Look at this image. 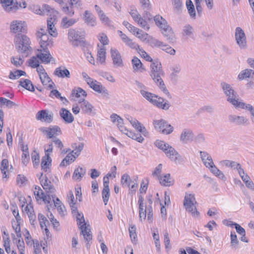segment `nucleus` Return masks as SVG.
I'll use <instances>...</instances> for the list:
<instances>
[{
	"label": "nucleus",
	"instance_id": "obj_1",
	"mask_svg": "<svg viewBox=\"0 0 254 254\" xmlns=\"http://www.w3.org/2000/svg\"><path fill=\"white\" fill-rule=\"evenodd\" d=\"M221 86L224 93L227 97V101L237 109L244 108L245 103L239 99V95L233 87L226 82H222Z\"/></svg>",
	"mask_w": 254,
	"mask_h": 254
},
{
	"label": "nucleus",
	"instance_id": "obj_2",
	"mask_svg": "<svg viewBox=\"0 0 254 254\" xmlns=\"http://www.w3.org/2000/svg\"><path fill=\"white\" fill-rule=\"evenodd\" d=\"M155 144L158 148L162 150L171 161L176 163H180L183 162V159L182 156L169 144L159 140H157Z\"/></svg>",
	"mask_w": 254,
	"mask_h": 254
},
{
	"label": "nucleus",
	"instance_id": "obj_3",
	"mask_svg": "<svg viewBox=\"0 0 254 254\" xmlns=\"http://www.w3.org/2000/svg\"><path fill=\"white\" fill-rule=\"evenodd\" d=\"M14 43L16 49L19 53L26 54L27 56L29 51L31 50L30 39L25 35L18 34L15 35Z\"/></svg>",
	"mask_w": 254,
	"mask_h": 254
},
{
	"label": "nucleus",
	"instance_id": "obj_4",
	"mask_svg": "<svg viewBox=\"0 0 254 254\" xmlns=\"http://www.w3.org/2000/svg\"><path fill=\"white\" fill-rule=\"evenodd\" d=\"M140 93L144 98L154 105L156 106L158 108L167 110L170 107V105L168 102L164 103V99L158 97L155 94L147 92L145 90H141Z\"/></svg>",
	"mask_w": 254,
	"mask_h": 254
},
{
	"label": "nucleus",
	"instance_id": "obj_5",
	"mask_svg": "<svg viewBox=\"0 0 254 254\" xmlns=\"http://www.w3.org/2000/svg\"><path fill=\"white\" fill-rule=\"evenodd\" d=\"M140 93L144 98L154 105L156 106L158 108L167 110L170 107V105L168 102L164 103V99L158 97L155 94L147 92L145 90H141Z\"/></svg>",
	"mask_w": 254,
	"mask_h": 254
},
{
	"label": "nucleus",
	"instance_id": "obj_6",
	"mask_svg": "<svg viewBox=\"0 0 254 254\" xmlns=\"http://www.w3.org/2000/svg\"><path fill=\"white\" fill-rule=\"evenodd\" d=\"M47 30L43 28H41L40 31L36 32L37 39L40 45V49H47L53 46V38L47 33Z\"/></svg>",
	"mask_w": 254,
	"mask_h": 254
},
{
	"label": "nucleus",
	"instance_id": "obj_7",
	"mask_svg": "<svg viewBox=\"0 0 254 254\" xmlns=\"http://www.w3.org/2000/svg\"><path fill=\"white\" fill-rule=\"evenodd\" d=\"M150 75L155 83L162 81V76H164V72L162 69L161 63L157 61L152 62L150 64Z\"/></svg>",
	"mask_w": 254,
	"mask_h": 254
},
{
	"label": "nucleus",
	"instance_id": "obj_8",
	"mask_svg": "<svg viewBox=\"0 0 254 254\" xmlns=\"http://www.w3.org/2000/svg\"><path fill=\"white\" fill-rule=\"evenodd\" d=\"M76 217L77 224L80 226L79 228L81 234L84 237V239L87 241L91 240L92 239V235L90 229L89 228L90 226L89 225L88 226L86 225L83 214L82 213L77 212Z\"/></svg>",
	"mask_w": 254,
	"mask_h": 254
},
{
	"label": "nucleus",
	"instance_id": "obj_9",
	"mask_svg": "<svg viewBox=\"0 0 254 254\" xmlns=\"http://www.w3.org/2000/svg\"><path fill=\"white\" fill-rule=\"evenodd\" d=\"M194 203H196L193 194H186L184 199V205L187 211L191 212L192 214L197 217L199 212L197 211Z\"/></svg>",
	"mask_w": 254,
	"mask_h": 254
},
{
	"label": "nucleus",
	"instance_id": "obj_10",
	"mask_svg": "<svg viewBox=\"0 0 254 254\" xmlns=\"http://www.w3.org/2000/svg\"><path fill=\"white\" fill-rule=\"evenodd\" d=\"M85 31L84 30H76L74 29H70L68 30V39L72 42L73 46H77L82 39L85 37Z\"/></svg>",
	"mask_w": 254,
	"mask_h": 254
},
{
	"label": "nucleus",
	"instance_id": "obj_11",
	"mask_svg": "<svg viewBox=\"0 0 254 254\" xmlns=\"http://www.w3.org/2000/svg\"><path fill=\"white\" fill-rule=\"evenodd\" d=\"M154 125L156 130L163 134H168L173 131V127L168 125L166 121L163 120L154 121Z\"/></svg>",
	"mask_w": 254,
	"mask_h": 254
},
{
	"label": "nucleus",
	"instance_id": "obj_12",
	"mask_svg": "<svg viewBox=\"0 0 254 254\" xmlns=\"http://www.w3.org/2000/svg\"><path fill=\"white\" fill-rule=\"evenodd\" d=\"M235 37L237 44L241 49H244L247 48L246 36L241 27H238L236 28Z\"/></svg>",
	"mask_w": 254,
	"mask_h": 254
},
{
	"label": "nucleus",
	"instance_id": "obj_13",
	"mask_svg": "<svg viewBox=\"0 0 254 254\" xmlns=\"http://www.w3.org/2000/svg\"><path fill=\"white\" fill-rule=\"evenodd\" d=\"M88 81L90 82L88 84L91 88L98 93H102L104 97L109 98V92L105 87L103 86L101 84V83L94 79L92 80L89 79Z\"/></svg>",
	"mask_w": 254,
	"mask_h": 254
},
{
	"label": "nucleus",
	"instance_id": "obj_14",
	"mask_svg": "<svg viewBox=\"0 0 254 254\" xmlns=\"http://www.w3.org/2000/svg\"><path fill=\"white\" fill-rule=\"evenodd\" d=\"M111 55L115 67H123L124 66L122 56L116 49L112 48L111 49Z\"/></svg>",
	"mask_w": 254,
	"mask_h": 254
},
{
	"label": "nucleus",
	"instance_id": "obj_15",
	"mask_svg": "<svg viewBox=\"0 0 254 254\" xmlns=\"http://www.w3.org/2000/svg\"><path fill=\"white\" fill-rule=\"evenodd\" d=\"M10 30L12 33L19 34L26 31V24L24 21L14 20L10 24Z\"/></svg>",
	"mask_w": 254,
	"mask_h": 254
},
{
	"label": "nucleus",
	"instance_id": "obj_16",
	"mask_svg": "<svg viewBox=\"0 0 254 254\" xmlns=\"http://www.w3.org/2000/svg\"><path fill=\"white\" fill-rule=\"evenodd\" d=\"M40 130L44 134H46L49 138H53L55 135H58L61 133V128L57 126L49 127H42L40 128Z\"/></svg>",
	"mask_w": 254,
	"mask_h": 254
},
{
	"label": "nucleus",
	"instance_id": "obj_17",
	"mask_svg": "<svg viewBox=\"0 0 254 254\" xmlns=\"http://www.w3.org/2000/svg\"><path fill=\"white\" fill-rule=\"evenodd\" d=\"M228 120L230 123L237 126H244L249 123V120L244 116L230 115L228 116Z\"/></svg>",
	"mask_w": 254,
	"mask_h": 254
},
{
	"label": "nucleus",
	"instance_id": "obj_18",
	"mask_svg": "<svg viewBox=\"0 0 254 254\" xmlns=\"http://www.w3.org/2000/svg\"><path fill=\"white\" fill-rule=\"evenodd\" d=\"M193 137L194 134L191 129L184 128L180 135V140L183 143H188L192 141Z\"/></svg>",
	"mask_w": 254,
	"mask_h": 254
},
{
	"label": "nucleus",
	"instance_id": "obj_19",
	"mask_svg": "<svg viewBox=\"0 0 254 254\" xmlns=\"http://www.w3.org/2000/svg\"><path fill=\"white\" fill-rule=\"evenodd\" d=\"M118 33L119 36L121 38L123 42L127 46L131 49L137 50V48H139V46L137 44L133 41L132 39L127 37L125 34L123 33L122 31L120 30L118 31Z\"/></svg>",
	"mask_w": 254,
	"mask_h": 254
},
{
	"label": "nucleus",
	"instance_id": "obj_20",
	"mask_svg": "<svg viewBox=\"0 0 254 254\" xmlns=\"http://www.w3.org/2000/svg\"><path fill=\"white\" fill-rule=\"evenodd\" d=\"M36 118L38 120L50 123L53 120V116L52 114H49V111L42 110L37 113Z\"/></svg>",
	"mask_w": 254,
	"mask_h": 254
},
{
	"label": "nucleus",
	"instance_id": "obj_21",
	"mask_svg": "<svg viewBox=\"0 0 254 254\" xmlns=\"http://www.w3.org/2000/svg\"><path fill=\"white\" fill-rule=\"evenodd\" d=\"M38 51L40 52V53L37 55V58L44 63H49L53 58L50 53L49 49H39Z\"/></svg>",
	"mask_w": 254,
	"mask_h": 254
},
{
	"label": "nucleus",
	"instance_id": "obj_22",
	"mask_svg": "<svg viewBox=\"0 0 254 254\" xmlns=\"http://www.w3.org/2000/svg\"><path fill=\"white\" fill-rule=\"evenodd\" d=\"M162 33L166 38L167 41L170 43H174L176 41V37L172 28L168 26L163 29Z\"/></svg>",
	"mask_w": 254,
	"mask_h": 254
},
{
	"label": "nucleus",
	"instance_id": "obj_23",
	"mask_svg": "<svg viewBox=\"0 0 254 254\" xmlns=\"http://www.w3.org/2000/svg\"><path fill=\"white\" fill-rule=\"evenodd\" d=\"M0 2L8 12H14L18 8L17 5L14 3V0H0Z\"/></svg>",
	"mask_w": 254,
	"mask_h": 254
},
{
	"label": "nucleus",
	"instance_id": "obj_24",
	"mask_svg": "<svg viewBox=\"0 0 254 254\" xmlns=\"http://www.w3.org/2000/svg\"><path fill=\"white\" fill-rule=\"evenodd\" d=\"M43 176V174L42 173L41 175V177L39 178L41 184L43 187V189L48 192H54V188L53 186L52 185L51 182L48 180V178L45 176L44 179H42L41 177Z\"/></svg>",
	"mask_w": 254,
	"mask_h": 254
},
{
	"label": "nucleus",
	"instance_id": "obj_25",
	"mask_svg": "<svg viewBox=\"0 0 254 254\" xmlns=\"http://www.w3.org/2000/svg\"><path fill=\"white\" fill-rule=\"evenodd\" d=\"M158 180L161 185L169 187L174 184V181L171 178L170 174H167L163 176H158Z\"/></svg>",
	"mask_w": 254,
	"mask_h": 254
},
{
	"label": "nucleus",
	"instance_id": "obj_26",
	"mask_svg": "<svg viewBox=\"0 0 254 254\" xmlns=\"http://www.w3.org/2000/svg\"><path fill=\"white\" fill-rule=\"evenodd\" d=\"M54 74L58 77L70 78V72L64 66L57 67L54 71Z\"/></svg>",
	"mask_w": 254,
	"mask_h": 254
},
{
	"label": "nucleus",
	"instance_id": "obj_27",
	"mask_svg": "<svg viewBox=\"0 0 254 254\" xmlns=\"http://www.w3.org/2000/svg\"><path fill=\"white\" fill-rule=\"evenodd\" d=\"M61 118L67 123H71L74 120V117L68 110L62 108L60 111Z\"/></svg>",
	"mask_w": 254,
	"mask_h": 254
},
{
	"label": "nucleus",
	"instance_id": "obj_28",
	"mask_svg": "<svg viewBox=\"0 0 254 254\" xmlns=\"http://www.w3.org/2000/svg\"><path fill=\"white\" fill-rule=\"evenodd\" d=\"M34 193L37 200L43 199L45 203H50V201L47 200V196L44 194L43 190L40 187L35 186Z\"/></svg>",
	"mask_w": 254,
	"mask_h": 254
},
{
	"label": "nucleus",
	"instance_id": "obj_29",
	"mask_svg": "<svg viewBox=\"0 0 254 254\" xmlns=\"http://www.w3.org/2000/svg\"><path fill=\"white\" fill-rule=\"evenodd\" d=\"M86 172V170L85 168L79 166L75 169L72 175V178L76 181H80L81 178L85 175Z\"/></svg>",
	"mask_w": 254,
	"mask_h": 254
},
{
	"label": "nucleus",
	"instance_id": "obj_30",
	"mask_svg": "<svg viewBox=\"0 0 254 254\" xmlns=\"http://www.w3.org/2000/svg\"><path fill=\"white\" fill-rule=\"evenodd\" d=\"M55 20V19L53 18H50V19L47 20V28L49 34L55 37L57 36L58 32L54 24Z\"/></svg>",
	"mask_w": 254,
	"mask_h": 254
},
{
	"label": "nucleus",
	"instance_id": "obj_31",
	"mask_svg": "<svg viewBox=\"0 0 254 254\" xmlns=\"http://www.w3.org/2000/svg\"><path fill=\"white\" fill-rule=\"evenodd\" d=\"M79 103L81 104L80 108L85 113L90 114L91 113L93 107L89 102L82 99L79 100Z\"/></svg>",
	"mask_w": 254,
	"mask_h": 254
},
{
	"label": "nucleus",
	"instance_id": "obj_32",
	"mask_svg": "<svg viewBox=\"0 0 254 254\" xmlns=\"http://www.w3.org/2000/svg\"><path fill=\"white\" fill-rule=\"evenodd\" d=\"M154 20L156 25L161 30L169 26L167 21L160 15H156L154 18Z\"/></svg>",
	"mask_w": 254,
	"mask_h": 254
},
{
	"label": "nucleus",
	"instance_id": "obj_33",
	"mask_svg": "<svg viewBox=\"0 0 254 254\" xmlns=\"http://www.w3.org/2000/svg\"><path fill=\"white\" fill-rule=\"evenodd\" d=\"M84 20L88 25L91 26L95 25V19L90 11L86 10L84 12Z\"/></svg>",
	"mask_w": 254,
	"mask_h": 254
},
{
	"label": "nucleus",
	"instance_id": "obj_34",
	"mask_svg": "<svg viewBox=\"0 0 254 254\" xmlns=\"http://www.w3.org/2000/svg\"><path fill=\"white\" fill-rule=\"evenodd\" d=\"M172 73L170 74V78L173 82H176L178 80L179 74L181 72V67L180 65H176L171 68Z\"/></svg>",
	"mask_w": 254,
	"mask_h": 254
},
{
	"label": "nucleus",
	"instance_id": "obj_35",
	"mask_svg": "<svg viewBox=\"0 0 254 254\" xmlns=\"http://www.w3.org/2000/svg\"><path fill=\"white\" fill-rule=\"evenodd\" d=\"M52 159L48 153H45V155L43 157L41 162L42 169L45 172L47 171L48 168L51 165Z\"/></svg>",
	"mask_w": 254,
	"mask_h": 254
},
{
	"label": "nucleus",
	"instance_id": "obj_36",
	"mask_svg": "<svg viewBox=\"0 0 254 254\" xmlns=\"http://www.w3.org/2000/svg\"><path fill=\"white\" fill-rule=\"evenodd\" d=\"M200 158L205 166L213 164V160L211 156L206 152L200 151Z\"/></svg>",
	"mask_w": 254,
	"mask_h": 254
},
{
	"label": "nucleus",
	"instance_id": "obj_37",
	"mask_svg": "<svg viewBox=\"0 0 254 254\" xmlns=\"http://www.w3.org/2000/svg\"><path fill=\"white\" fill-rule=\"evenodd\" d=\"M19 85L22 87L24 88L27 90L30 91H34L35 88L32 82L28 79H21L19 81Z\"/></svg>",
	"mask_w": 254,
	"mask_h": 254
},
{
	"label": "nucleus",
	"instance_id": "obj_38",
	"mask_svg": "<svg viewBox=\"0 0 254 254\" xmlns=\"http://www.w3.org/2000/svg\"><path fill=\"white\" fill-rule=\"evenodd\" d=\"M77 21L76 19H68L67 17H64L62 20L61 26L63 28H67L73 25Z\"/></svg>",
	"mask_w": 254,
	"mask_h": 254
},
{
	"label": "nucleus",
	"instance_id": "obj_39",
	"mask_svg": "<svg viewBox=\"0 0 254 254\" xmlns=\"http://www.w3.org/2000/svg\"><path fill=\"white\" fill-rule=\"evenodd\" d=\"M124 133L127 135L129 137L136 140L139 142H142L144 140L143 137L141 135V134L139 132L135 133L131 131H129L128 129L125 131Z\"/></svg>",
	"mask_w": 254,
	"mask_h": 254
},
{
	"label": "nucleus",
	"instance_id": "obj_40",
	"mask_svg": "<svg viewBox=\"0 0 254 254\" xmlns=\"http://www.w3.org/2000/svg\"><path fill=\"white\" fill-rule=\"evenodd\" d=\"M106 49L104 47L100 48L98 51L97 62L101 64H104L106 60Z\"/></svg>",
	"mask_w": 254,
	"mask_h": 254
},
{
	"label": "nucleus",
	"instance_id": "obj_41",
	"mask_svg": "<svg viewBox=\"0 0 254 254\" xmlns=\"http://www.w3.org/2000/svg\"><path fill=\"white\" fill-rule=\"evenodd\" d=\"M186 5L190 16L191 18H195L196 13L192 2L190 0H187Z\"/></svg>",
	"mask_w": 254,
	"mask_h": 254
},
{
	"label": "nucleus",
	"instance_id": "obj_42",
	"mask_svg": "<svg viewBox=\"0 0 254 254\" xmlns=\"http://www.w3.org/2000/svg\"><path fill=\"white\" fill-rule=\"evenodd\" d=\"M193 34V28L190 24H187L184 26L182 35L187 38L191 37Z\"/></svg>",
	"mask_w": 254,
	"mask_h": 254
},
{
	"label": "nucleus",
	"instance_id": "obj_43",
	"mask_svg": "<svg viewBox=\"0 0 254 254\" xmlns=\"http://www.w3.org/2000/svg\"><path fill=\"white\" fill-rule=\"evenodd\" d=\"M147 42L152 47H161L163 43L152 37H149L147 40Z\"/></svg>",
	"mask_w": 254,
	"mask_h": 254
},
{
	"label": "nucleus",
	"instance_id": "obj_44",
	"mask_svg": "<svg viewBox=\"0 0 254 254\" xmlns=\"http://www.w3.org/2000/svg\"><path fill=\"white\" fill-rule=\"evenodd\" d=\"M71 96H75L77 98L83 96L86 97L87 94L86 92L80 87H78L77 89H73L72 91Z\"/></svg>",
	"mask_w": 254,
	"mask_h": 254
},
{
	"label": "nucleus",
	"instance_id": "obj_45",
	"mask_svg": "<svg viewBox=\"0 0 254 254\" xmlns=\"http://www.w3.org/2000/svg\"><path fill=\"white\" fill-rule=\"evenodd\" d=\"M8 167V161L7 159H4L2 160L1 163L0 170L2 173L3 174V178H7V175L6 174Z\"/></svg>",
	"mask_w": 254,
	"mask_h": 254
},
{
	"label": "nucleus",
	"instance_id": "obj_46",
	"mask_svg": "<svg viewBox=\"0 0 254 254\" xmlns=\"http://www.w3.org/2000/svg\"><path fill=\"white\" fill-rule=\"evenodd\" d=\"M131 63L134 70H138L142 66V64L140 60L137 57H134L131 60Z\"/></svg>",
	"mask_w": 254,
	"mask_h": 254
},
{
	"label": "nucleus",
	"instance_id": "obj_47",
	"mask_svg": "<svg viewBox=\"0 0 254 254\" xmlns=\"http://www.w3.org/2000/svg\"><path fill=\"white\" fill-rule=\"evenodd\" d=\"M156 84L159 87L160 89L163 92V93L167 96L168 99H172V96L169 93L168 89L166 88L163 80L159 82L158 83Z\"/></svg>",
	"mask_w": 254,
	"mask_h": 254
},
{
	"label": "nucleus",
	"instance_id": "obj_48",
	"mask_svg": "<svg viewBox=\"0 0 254 254\" xmlns=\"http://www.w3.org/2000/svg\"><path fill=\"white\" fill-rule=\"evenodd\" d=\"M156 84L159 87L160 89L163 92V93L167 96L168 99H172V96L169 93L168 89L166 88L163 80L159 82L158 83Z\"/></svg>",
	"mask_w": 254,
	"mask_h": 254
},
{
	"label": "nucleus",
	"instance_id": "obj_49",
	"mask_svg": "<svg viewBox=\"0 0 254 254\" xmlns=\"http://www.w3.org/2000/svg\"><path fill=\"white\" fill-rule=\"evenodd\" d=\"M253 70L246 69L242 70L238 75V78L239 80H242L250 76Z\"/></svg>",
	"mask_w": 254,
	"mask_h": 254
},
{
	"label": "nucleus",
	"instance_id": "obj_50",
	"mask_svg": "<svg viewBox=\"0 0 254 254\" xmlns=\"http://www.w3.org/2000/svg\"><path fill=\"white\" fill-rule=\"evenodd\" d=\"M11 62L16 67L20 66L23 64V56L22 57L21 56L18 57H12L11 58Z\"/></svg>",
	"mask_w": 254,
	"mask_h": 254
},
{
	"label": "nucleus",
	"instance_id": "obj_51",
	"mask_svg": "<svg viewBox=\"0 0 254 254\" xmlns=\"http://www.w3.org/2000/svg\"><path fill=\"white\" fill-rule=\"evenodd\" d=\"M129 236L132 241H135L137 236L136 233V226L133 224H129Z\"/></svg>",
	"mask_w": 254,
	"mask_h": 254
},
{
	"label": "nucleus",
	"instance_id": "obj_52",
	"mask_svg": "<svg viewBox=\"0 0 254 254\" xmlns=\"http://www.w3.org/2000/svg\"><path fill=\"white\" fill-rule=\"evenodd\" d=\"M25 210L26 211V213L28 215L30 221L36 219V216L34 213L33 208L32 206H29L27 205L25 207Z\"/></svg>",
	"mask_w": 254,
	"mask_h": 254
},
{
	"label": "nucleus",
	"instance_id": "obj_53",
	"mask_svg": "<svg viewBox=\"0 0 254 254\" xmlns=\"http://www.w3.org/2000/svg\"><path fill=\"white\" fill-rule=\"evenodd\" d=\"M100 20L102 23L109 27L113 26L112 21L106 16L104 12L99 15Z\"/></svg>",
	"mask_w": 254,
	"mask_h": 254
},
{
	"label": "nucleus",
	"instance_id": "obj_54",
	"mask_svg": "<svg viewBox=\"0 0 254 254\" xmlns=\"http://www.w3.org/2000/svg\"><path fill=\"white\" fill-rule=\"evenodd\" d=\"M135 36L139 39L143 40V41H147L148 34L144 33L139 28H137V30H135Z\"/></svg>",
	"mask_w": 254,
	"mask_h": 254
},
{
	"label": "nucleus",
	"instance_id": "obj_55",
	"mask_svg": "<svg viewBox=\"0 0 254 254\" xmlns=\"http://www.w3.org/2000/svg\"><path fill=\"white\" fill-rule=\"evenodd\" d=\"M138 53L140 54L141 57L144 58L146 61L148 62H152V59L150 57V56L142 49L137 48V50H136Z\"/></svg>",
	"mask_w": 254,
	"mask_h": 254
},
{
	"label": "nucleus",
	"instance_id": "obj_56",
	"mask_svg": "<svg viewBox=\"0 0 254 254\" xmlns=\"http://www.w3.org/2000/svg\"><path fill=\"white\" fill-rule=\"evenodd\" d=\"M138 24L145 30H148L150 29L149 25L147 22L141 16L136 21Z\"/></svg>",
	"mask_w": 254,
	"mask_h": 254
},
{
	"label": "nucleus",
	"instance_id": "obj_57",
	"mask_svg": "<svg viewBox=\"0 0 254 254\" xmlns=\"http://www.w3.org/2000/svg\"><path fill=\"white\" fill-rule=\"evenodd\" d=\"M110 197V189L109 188H103L102 190V198L104 204L106 205Z\"/></svg>",
	"mask_w": 254,
	"mask_h": 254
},
{
	"label": "nucleus",
	"instance_id": "obj_58",
	"mask_svg": "<svg viewBox=\"0 0 254 254\" xmlns=\"http://www.w3.org/2000/svg\"><path fill=\"white\" fill-rule=\"evenodd\" d=\"M39 77L43 85H47L48 83L50 82H51L52 84H54L53 82H52V80L49 77L48 75L46 72L44 73V74H42L41 75H40Z\"/></svg>",
	"mask_w": 254,
	"mask_h": 254
},
{
	"label": "nucleus",
	"instance_id": "obj_59",
	"mask_svg": "<svg viewBox=\"0 0 254 254\" xmlns=\"http://www.w3.org/2000/svg\"><path fill=\"white\" fill-rule=\"evenodd\" d=\"M74 145L76 146V149L73 150L71 152L78 156L80 152L82 150L84 144L83 143H79L78 145L76 143H74L72 145V147L74 148Z\"/></svg>",
	"mask_w": 254,
	"mask_h": 254
},
{
	"label": "nucleus",
	"instance_id": "obj_60",
	"mask_svg": "<svg viewBox=\"0 0 254 254\" xmlns=\"http://www.w3.org/2000/svg\"><path fill=\"white\" fill-rule=\"evenodd\" d=\"M62 10L65 14L71 17L74 14V11L73 9V7L70 5V6H63L62 7Z\"/></svg>",
	"mask_w": 254,
	"mask_h": 254
},
{
	"label": "nucleus",
	"instance_id": "obj_61",
	"mask_svg": "<svg viewBox=\"0 0 254 254\" xmlns=\"http://www.w3.org/2000/svg\"><path fill=\"white\" fill-rule=\"evenodd\" d=\"M32 160L34 165H38L40 162V156L36 151H33L31 154Z\"/></svg>",
	"mask_w": 254,
	"mask_h": 254
},
{
	"label": "nucleus",
	"instance_id": "obj_62",
	"mask_svg": "<svg viewBox=\"0 0 254 254\" xmlns=\"http://www.w3.org/2000/svg\"><path fill=\"white\" fill-rule=\"evenodd\" d=\"M161 48L162 50L165 51L167 53H168L171 55H174L176 53V51L173 48L165 44H163Z\"/></svg>",
	"mask_w": 254,
	"mask_h": 254
},
{
	"label": "nucleus",
	"instance_id": "obj_63",
	"mask_svg": "<svg viewBox=\"0 0 254 254\" xmlns=\"http://www.w3.org/2000/svg\"><path fill=\"white\" fill-rule=\"evenodd\" d=\"M0 104L1 106L6 105L7 107H12L15 105V103L5 98L0 97Z\"/></svg>",
	"mask_w": 254,
	"mask_h": 254
},
{
	"label": "nucleus",
	"instance_id": "obj_64",
	"mask_svg": "<svg viewBox=\"0 0 254 254\" xmlns=\"http://www.w3.org/2000/svg\"><path fill=\"white\" fill-rule=\"evenodd\" d=\"M29 65L32 68H36L39 65V62L37 57H32L28 62Z\"/></svg>",
	"mask_w": 254,
	"mask_h": 254
}]
</instances>
